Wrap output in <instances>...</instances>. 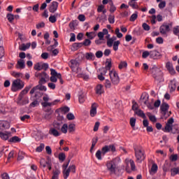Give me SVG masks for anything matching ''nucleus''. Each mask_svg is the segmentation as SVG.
Masks as SVG:
<instances>
[{
  "label": "nucleus",
  "instance_id": "21",
  "mask_svg": "<svg viewBox=\"0 0 179 179\" xmlns=\"http://www.w3.org/2000/svg\"><path fill=\"white\" fill-rule=\"evenodd\" d=\"M49 134H50V135H52L53 136H55L56 138L57 136H59V135H61V133H59V131H58V130H57L56 129H54V128L50 129Z\"/></svg>",
  "mask_w": 179,
  "mask_h": 179
},
{
  "label": "nucleus",
  "instance_id": "18",
  "mask_svg": "<svg viewBox=\"0 0 179 179\" xmlns=\"http://www.w3.org/2000/svg\"><path fill=\"white\" fill-rule=\"evenodd\" d=\"M150 57L152 58V59H159L160 58V52L157 50H151Z\"/></svg>",
  "mask_w": 179,
  "mask_h": 179
},
{
  "label": "nucleus",
  "instance_id": "48",
  "mask_svg": "<svg viewBox=\"0 0 179 179\" xmlns=\"http://www.w3.org/2000/svg\"><path fill=\"white\" fill-rule=\"evenodd\" d=\"M111 81H110V80H105V87L106 89H111Z\"/></svg>",
  "mask_w": 179,
  "mask_h": 179
},
{
  "label": "nucleus",
  "instance_id": "54",
  "mask_svg": "<svg viewBox=\"0 0 179 179\" xmlns=\"http://www.w3.org/2000/svg\"><path fill=\"white\" fill-rule=\"evenodd\" d=\"M47 163H48V161H45V159H41L40 162L41 166H42V167H43L44 169H45V167H47Z\"/></svg>",
  "mask_w": 179,
  "mask_h": 179
},
{
  "label": "nucleus",
  "instance_id": "59",
  "mask_svg": "<svg viewBox=\"0 0 179 179\" xmlns=\"http://www.w3.org/2000/svg\"><path fill=\"white\" fill-rule=\"evenodd\" d=\"M159 9H163L164 8H166V1H161L159 5H158Z\"/></svg>",
  "mask_w": 179,
  "mask_h": 179
},
{
  "label": "nucleus",
  "instance_id": "29",
  "mask_svg": "<svg viewBox=\"0 0 179 179\" xmlns=\"http://www.w3.org/2000/svg\"><path fill=\"white\" fill-rule=\"evenodd\" d=\"M9 127H10V125L8 122H3V121L0 122V128H3V129H9Z\"/></svg>",
  "mask_w": 179,
  "mask_h": 179
},
{
  "label": "nucleus",
  "instance_id": "41",
  "mask_svg": "<svg viewBox=\"0 0 179 179\" xmlns=\"http://www.w3.org/2000/svg\"><path fill=\"white\" fill-rule=\"evenodd\" d=\"M9 133L5 134L3 132L0 131V138L3 139L4 141H8L9 136H8Z\"/></svg>",
  "mask_w": 179,
  "mask_h": 179
},
{
  "label": "nucleus",
  "instance_id": "6",
  "mask_svg": "<svg viewBox=\"0 0 179 179\" xmlns=\"http://www.w3.org/2000/svg\"><path fill=\"white\" fill-rule=\"evenodd\" d=\"M170 27H173V22H164L163 24L159 27V33H161L162 36H166V37H167V34L171 30Z\"/></svg>",
  "mask_w": 179,
  "mask_h": 179
},
{
  "label": "nucleus",
  "instance_id": "35",
  "mask_svg": "<svg viewBox=\"0 0 179 179\" xmlns=\"http://www.w3.org/2000/svg\"><path fill=\"white\" fill-rule=\"evenodd\" d=\"M108 20L110 24H114L115 23V16L114 15H109Z\"/></svg>",
  "mask_w": 179,
  "mask_h": 179
},
{
  "label": "nucleus",
  "instance_id": "19",
  "mask_svg": "<svg viewBox=\"0 0 179 179\" xmlns=\"http://www.w3.org/2000/svg\"><path fill=\"white\" fill-rule=\"evenodd\" d=\"M15 68L17 69H24V68H26V64H24V60H18L15 66Z\"/></svg>",
  "mask_w": 179,
  "mask_h": 179
},
{
  "label": "nucleus",
  "instance_id": "23",
  "mask_svg": "<svg viewBox=\"0 0 179 179\" xmlns=\"http://www.w3.org/2000/svg\"><path fill=\"white\" fill-rule=\"evenodd\" d=\"M85 58L88 61H94L96 56H94V54H93L92 52H87L85 54Z\"/></svg>",
  "mask_w": 179,
  "mask_h": 179
},
{
  "label": "nucleus",
  "instance_id": "51",
  "mask_svg": "<svg viewBox=\"0 0 179 179\" xmlns=\"http://www.w3.org/2000/svg\"><path fill=\"white\" fill-rule=\"evenodd\" d=\"M53 129H57V131H59L61 129V124L58 122H55L53 124Z\"/></svg>",
  "mask_w": 179,
  "mask_h": 179
},
{
  "label": "nucleus",
  "instance_id": "37",
  "mask_svg": "<svg viewBox=\"0 0 179 179\" xmlns=\"http://www.w3.org/2000/svg\"><path fill=\"white\" fill-rule=\"evenodd\" d=\"M95 156L98 160H102L101 156H103V152L101 150H98L95 154Z\"/></svg>",
  "mask_w": 179,
  "mask_h": 179
},
{
  "label": "nucleus",
  "instance_id": "2",
  "mask_svg": "<svg viewBox=\"0 0 179 179\" xmlns=\"http://www.w3.org/2000/svg\"><path fill=\"white\" fill-rule=\"evenodd\" d=\"M134 153L136 156V161L138 163H142L143 160L146 158L145 155V150L142 147L138 145H134Z\"/></svg>",
  "mask_w": 179,
  "mask_h": 179
},
{
  "label": "nucleus",
  "instance_id": "43",
  "mask_svg": "<svg viewBox=\"0 0 179 179\" xmlns=\"http://www.w3.org/2000/svg\"><path fill=\"white\" fill-rule=\"evenodd\" d=\"M6 17L8 22H10V23H12L13 20H15V15H13V14H10V13L7 14Z\"/></svg>",
  "mask_w": 179,
  "mask_h": 179
},
{
  "label": "nucleus",
  "instance_id": "11",
  "mask_svg": "<svg viewBox=\"0 0 179 179\" xmlns=\"http://www.w3.org/2000/svg\"><path fill=\"white\" fill-rule=\"evenodd\" d=\"M57 103H58V100H55L53 102H42L41 103V106L42 107H43V108H48L46 109V112L47 113H50L51 112V107H52V106H55V104H57Z\"/></svg>",
  "mask_w": 179,
  "mask_h": 179
},
{
  "label": "nucleus",
  "instance_id": "34",
  "mask_svg": "<svg viewBox=\"0 0 179 179\" xmlns=\"http://www.w3.org/2000/svg\"><path fill=\"white\" fill-rule=\"evenodd\" d=\"M147 115L149 117L150 121H152V122H156V121H157V119H156V116L152 115V113H147Z\"/></svg>",
  "mask_w": 179,
  "mask_h": 179
},
{
  "label": "nucleus",
  "instance_id": "24",
  "mask_svg": "<svg viewBox=\"0 0 179 179\" xmlns=\"http://www.w3.org/2000/svg\"><path fill=\"white\" fill-rule=\"evenodd\" d=\"M31 45V43H28L27 44L23 43L20 46V51H26V50H29V48H30Z\"/></svg>",
  "mask_w": 179,
  "mask_h": 179
},
{
  "label": "nucleus",
  "instance_id": "40",
  "mask_svg": "<svg viewBox=\"0 0 179 179\" xmlns=\"http://www.w3.org/2000/svg\"><path fill=\"white\" fill-rule=\"evenodd\" d=\"M44 148H45L44 143H41L40 145L36 148V152L41 153V152H43V150H44Z\"/></svg>",
  "mask_w": 179,
  "mask_h": 179
},
{
  "label": "nucleus",
  "instance_id": "32",
  "mask_svg": "<svg viewBox=\"0 0 179 179\" xmlns=\"http://www.w3.org/2000/svg\"><path fill=\"white\" fill-rule=\"evenodd\" d=\"M20 141H22V139L16 136L9 139V142H11L13 143H17V142H20Z\"/></svg>",
  "mask_w": 179,
  "mask_h": 179
},
{
  "label": "nucleus",
  "instance_id": "1",
  "mask_svg": "<svg viewBox=\"0 0 179 179\" xmlns=\"http://www.w3.org/2000/svg\"><path fill=\"white\" fill-rule=\"evenodd\" d=\"M150 69L152 72V77L155 80L159 82V83L162 82H164V78H163V72L160 70L156 65H153L150 67Z\"/></svg>",
  "mask_w": 179,
  "mask_h": 179
},
{
  "label": "nucleus",
  "instance_id": "46",
  "mask_svg": "<svg viewBox=\"0 0 179 179\" xmlns=\"http://www.w3.org/2000/svg\"><path fill=\"white\" fill-rule=\"evenodd\" d=\"M65 159H66V156H65V153L61 152L59 154V160H60V162H64Z\"/></svg>",
  "mask_w": 179,
  "mask_h": 179
},
{
  "label": "nucleus",
  "instance_id": "50",
  "mask_svg": "<svg viewBox=\"0 0 179 179\" xmlns=\"http://www.w3.org/2000/svg\"><path fill=\"white\" fill-rule=\"evenodd\" d=\"M69 132H73L75 131V124H70L68 127Z\"/></svg>",
  "mask_w": 179,
  "mask_h": 179
},
{
  "label": "nucleus",
  "instance_id": "7",
  "mask_svg": "<svg viewBox=\"0 0 179 179\" xmlns=\"http://www.w3.org/2000/svg\"><path fill=\"white\" fill-rule=\"evenodd\" d=\"M109 76L113 85H118L120 83V77L117 73V71L112 70L109 71Z\"/></svg>",
  "mask_w": 179,
  "mask_h": 179
},
{
  "label": "nucleus",
  "instance_id": "64",
  "mask_svg": "<svg viewBox=\"0 0 179 179\" xmlns=\"http://www.w3.org/2000/svg\"><path fill=\"white\" fill-rule=\"evenodd\" d=\"M106 44L109 48H111L114 44V42L113 41V40L111 38H110V39L107 40Z\"/></svg>",
  "mask_w": 179,
  "mask_h": 179
},
{
  "label": "nucleus",
  "instance_id": "25",
  "mask_svg": "<svg viewBox=\"0 0 179 179\" xmlns=\"http://www.w3.org/2000/svg\"><path fill=\"white\" fill-rule=\"evenodd\" d=\"M82 47H83L82 43H74L72 45V48L73 51H77L78 48H82Z\"/></svg>",
  "mask_w": 179,
  "mask_h": 179
},
{
  "label": "nucleus",
  "instance_id": "16",
  "mask_svg": "<svg viewBox=\"0 0 179 179\" xmlns=\"http://www.w3.org/2000/svg\"><path fill=\"white\" fill-rule=\"evenodd\" d=\"M58 9V2L52 1L49 6V12L50 13H55Z\"/></svg>",
  "mask_w": 179,
  "mask_h": 179
},
{
  "label": "nucleus",
  "instance_id": "12",
  "mask_svg": "<svg viewBox=\"0 0 179 179\" xmlns=\"http://www.w3.org/2000/svg\"><path fill=\"white\" fill-rule=\"evenodd\" d=\"M178 130V127H172L171 125L166 124L165 126V128L162 129V131H164V132H171L172 131V134H176L177 132V131Z\"/></svg>",
  "mask_w": 179,
  "mask_h": 179
},
{
  "label": "nucleus",
  "instance_id": "52",
  "mask_svg": "<svg viewBox=\"0 0 179 179\" xmlns=\"http://www.w3.org/2000/svg\"><path fill=\"white\" fill-rule=\"evenodd\" d=\"M66 118L67 120H69V121H71L72 120H75V115H73V113H68L66 115Z\"/></svg>",
  "mask_w": 179,
  "mask_h": 179
},
{
  "label": "nucleus",
  "instance_id": "44",
  "mask_svg": "<svg viewBox=\"0 0 179 179\" xmlns=\"http://www.w3.org/2000/svg\"><path fill=\"white\" fill-rule=\"evenodd\" d=\"M60 129L63 134H66V132H68V124H64L63 126L60 128Z\"/></svg>",
  "mask_w": 179,
  "mask_h": 179
},
{
  "label": "nucleus",
  "instance_id": "9",
  "mask_svg": "<svg viewBox=\"0 0 179 179\" xmlns=\"http://www.w3.org/2000/svg\"><path fill=\"white\" fill-rule=\"evenodd\" d=\"M169 104L165 102H163L160 106V110L162 112V114L164 115V117H165V118H168L170 114H171V112H167L169 111Z\"/></svg>",
  "mask_w": 179,
  "mask_h": 179
},
{
  "label": "nucleus",
  "instance_id": "47",
  "mask_svg": "<svg viewBox=\"0 0 179 179\" xmlns=\"http://www.w3.org/2000/svg\"><path fill=\"white\" fill-rule=\"evenodd\" d=\"M135 124H136V119L135 117L130 118V125L131 128H134Z\"/></svg>",
  "mask_w": 179,
  "mask_h": 179
},
{
  "label": "nucleus",
  "instance_id": "31",
  "mask_svg": "<svg viewBox=\"0 0 179 179\" xmlns=\"http://www.w3.org/2000/svg\"><path fill=\"white\" fill-rule=\"evenodd\" d=\"M159 167L157 166V164H153L152 167H151V171H150V174H156L157 173V169Z\"/></svg>",
  "mask_w": 179,
  "mask_h": 179
},
{
  "label": "nucleus",
  "instance_id": "20",
  "mask_svg": "<svg viewBox=\"0 0 179 179\" xmlns=\"http://www.w3.org/2000/svg\"><path fill=\"white\" fill-rule=\"evenodd\" d=\"M166 69H168L171 75H174L176 73V70H174V68H173V64L171 62L166 63Z\"/></svg>",
  "mask_w": 179,
  "mask_h": 179
},
{
  "label": "nucleus",
  "instance_id": "5",
  "mask_svg": "<svg viewBox=\"0 0 179 179\" xmlns=\"http://www.w3.org/2000/svg\"><path fill=\"white\" fill-rule=\"evenodd\" d=\"M24 87V83L22 80L17 79L15 80L11 85V90L12 92H17V90H22Z\"/></svg>",
  "mask_w": 179,
  "mask_h": 179
},
{
  "label": "nucleus",
  "instance_id": "42",
  "mask_svg": "<svg viewBox=\"0 0 179 179\" xmlns=\"http://www.w3.org/2000/svg\"><path fill=\"white\" fill-rule=\"evenodd\" d=\"M83 45L85 47H89L92 44V41L90 39L86 38L83 43Z\"/></svg>",
  "mask_w": 179,
  "mask_h": 179
},
{
  "label": "nucleus",
  "instance_id": "39",
  "mask_svg": "<svg viewBox=\"0 0 179 179\" xmlns=\"http://www.w3.org/2000/svg\"><path fill=\"white\" fill-rule=\"evenodd\" d=\"M148 99H149V96H143V94L141 95V101L144 102V104H145V106H148V103H149V102H148Z\"/></svg>",
  "mask_w": 179,
  "mask_h": 179
},
{
  "label": "nucleus",
  "instance_id": "57",
  "mask_svg": "<svg viewBox=\"0 0 179 179\" xmlns=\"http://www.w3.org/2000/svg\"><path fill=\"white\" fill-rule=\"evenodd\" d=\"M129 163H130V166H131V169L132 170V171H134L135 169H136V166H135V162H134V160L130 159L129 160Z\"/></svg>",
  "mask_w": 179,
  "mask_h": 179
},
{
  "label": "nucleus",
  "instance_id": "4",
  "mask_svg": "<svg viewBox=\"0 0 179 179\" xmlns=\"http://www.w3.org/2000/svg\"><path fill=\"white\" fill-rule=\"evenodd\" d=\"M50 82H52L53 83H57L58 79H59V82L61 85H64V80H62V75H61L60 73L57 72L55 69H50Z\"/></svg>",
  "mask_w": 179,
  "mask_h": 179
},
{
  "label": "nucleus",
  "instance_id": "13",
  "mask_svg": "<svg viewBox=\"0 0 179 179\" xmlns=\"http://www.w3.org/2000/svg\"><path fill=\"white\" fill-rule=\"evenodd\" d=\"M169 92L170 93H173V92H176V89H177V80L176 79H173L170 80L169 83Z\"/></svg>",
  "mask_w": 179,
  "mask_h": 179
},
{
  "label": "nucleus",
  "instance_id": "28",
  "mask_svg": "<svg viewBox=\"0 0 179 179\" xmlns=\"http://www.w3.org/2000/svg\"><path fill=\"white\" fill-rule=\"evenodd\" d=\"M135 114H136L138 117H141L143 120H146V115H145V113H143L142 110H136L135 112Z\"/></svg>",
  "mask_w": 179,
  "mask_h": 179
},
{
  "label": "nucleus",
  "instance_id": "61",
  "mask_svg": "<svg viewBox=\"0 0 179 179\" xmlns=\"http://www.w3.org/2000/svg\"><path fill=\"white\" fill-rule=\"evenodd\" d=\"M38 101L35 100L29 104V107H37L38 106Z\"/></svg>",
  "mask_w": 179,
  "mask_h": 179
},
{
  "label": "nucleus",
  "instance_id": "26",
  "mask_svg": "<svg viewBox=\"0 0 179 179\" xmlns=\"http://www.w3.org/2000/svg\"><path fill=\"white\" fill-rule=\"evenodd\" d=\"M85 36L87 37L88 40H93L96 37V32H86Z\"/></svg>",
  "mask_w": 179,
  "mask_h": 179
},
{
  "label": "nucleus",
  "instance_id": "62",
  "mask_svg": "<svg viewBox=\"0 0 179 179\" xmlns=\"http://www.w3.org/2000/svg\"><path fill=\"white\" fill-rule=\"evenodd\" d=\"M34 69L36 71H41L42 67H41V64H40V63H37L34 65Z\"/></svg>",
  "mask_w": 179,
  "mask_h": 179
},
{
  "label": "nucleus",
  "instance_id": "33",
  "mask_svg": "<svg viewBox=\"0 0 179 179\" xmlns=\"http://www.w3.org/2000/svg\"><path fill=\"white\" fill-rule=\"evenodd\" d=\"M121 44V42L120 41H116L113 43V51H118V47H120V45Z\"/></svg>",
  "mask_w": 179,
  "mask_h": 179
},
{
  "label": "nucleus",
  "instance_id": "3",
  "mask_svg": "<svg viewBox=\"0 0 179 179\" xmlns=\"http://www.w3.org/2000/svg\"><path fill=\"white\" fill-rule=\"evenodd\" d=\"M106 169L109 171L110 174H115L117 170H118V164L117 163V159H113L107 161L106 163Z\"/></svg>",
  "mask_w": 179,
  "mask_h": 179
},
{
  "label": "nucleus",
  "instance_id": "8",
  "mask_svg": "<svg viewBox=\"0 0 179 179\" xmlns=\"http://www.w3.org/2000/svg\"><path fill=\"white\" fill-rule=\"evenodd\" d=\"M76 173V166H75V165H71L70 166H69L68 169H64L62 171V173H63V177L64 179H67L68 177H69V174L70 173Z\"/></svg>",
  "mask_w": 179,
  "mask_h": 179
},
{
  "label": "nucleus",
  "instance_id": "36",
  "mask_svg": "<svg viewBox=\"0 0 179 179\" xmlns=\"http://www.w3.org/2000/svg\"><path fill=\"white\" fill-rule=\"evenodd\" d=\"M96 94H101L103 93V85H98L96 89Z\"/></svg>",
  "mask_w": 179,
  "mask_h": 179
},
{
  "label": "nucleus",
  "instance_id": "63",
  "mask_svg": "<svg viewBox=\"0 0 179 179\" xmlns=\"http://www.w3.org/2000/svg\"><path fill=\"white\" fill-rule=\"evenodd\" d=\"M78 100L80 104L85 103V95H79Z\"/></svg>",
  "mask_w": 179,
  "mask_h": 179
},
{
  "label": "nucleus",
  "instance_id": "56",
  "mask_svg": "<svg viewBox=\"0 0 179 179\" xmlns=\"http://www.w3.org/2000/svg\"><path fill=\"white\" fill-rule=\"evenodd\" d=\"M49 22H50V23H55V22H57V18L55 17V16L51 15L49 17Z\"/></svg>",
  "mask_w": 179,
  "mask_h": 179
},
{
  "label": "nucleus",
  "instance_id": "38",
  "mask_svg": "<svg viewBox=\"0 0 179 179\" xmlns=\"http://www.w3.org/2000/svg\"><path fill=\"white\" fill-rule=\"evenodd\" d=\"M138 19V12L136 11L134 14H132L129 18L130 22H135L136 20Z\"/></svg>",
  "mask_w": 179,
  "mask_h": 179
},
{
  "label": "nucleus",
  "instance_id": "53",
  "mask_svg": "<svg viewBox=\"0 0 179 179\" xmlns=\"http://www.w3.org/2000/svg\"><path fill=\"white\" fill-rule=\"evenodd\" d=\"M142 27L144 30H145V31H149V30H150V27L146 23H143L142 24Z\"/></svg>",
  "mask_w": 179,
  "mask_h": 179
},
{
  "label": "nucleus",
  "instance_id": "49",
  "mask_svg": "<svg viewBox=\"0 0 179 179\" xmlns=\"http://www.w3.org/2000/svg\"><path fill=\"white\" fill-rule=\"evenodd\" d=\"M173 33L175 36H178V34H179V26H176L173 28Z\"/></svg>",
  "mask_w": 179,
  "mask_h": 179
},
{
  "label": "nucleus",
  "instance_id": "58",
  "mask_svg": "<svg viewBox=\"0 0 179 179\" xmlns=\"http://www.w3.org/2000/svg\"><path fill=\"white\" fill-rule=\"evenodd\" d=\"M48 87H49L50 89H52V90H55V87H56V85H55V84L53 82H52V83H48Z\"/></svg>",
  "mask_w": 179,
  "mask_h": 179
},
{
  "label": "nucleus",
  "instance_id": "60",
  "mask_svg": "<svg viewBox=\"0 0 179 179\" xmlns=\"http://www.w3.org/2000/svg\"><path fill=\"white\" fill-rule=\"evenodd\" d=\"M96 58H101L103 57V51L99 50L95 53Z\"/></svg>",
  "mask_w": 179,
  "mask_h": 179
},
{
  "label": "nucleus",
  "instance_id": "55",
  "mask_svg": "<svg viewBox=\"0 0 179 179\" xmlns=\"http://www.w3.org/2000/svg\"><path fill=\"white\" fill-rule=\"evenodd\" d=\"M149 55L150 57V51L149 52V51L146 50L143 52L142 57H143V58L145 59V58H148V57H149Z\"/></svg>",
  "mask_w": 179,
  "mask_h": 179
},
{
  "label": "nucleus",
  "instance_id": "15",
  "mask_svg": "<svg viewBox=\"0 0 179 179\" xmlns=\"http://www.w3.org/2000/svg\"><path fill=\"white\" fill-rule=\"evenodd\" d=\"M48 74L45 71L41 73V79L38 82L39 85H44L45 83H47V80L45 79H48Z\"/></svg>",
  "mask_w": 179,
  "mask_h": 179
},
{
  "label": "nucleus",
  "instance_id": "10",
  "mask_svg": "<svg viewBox=\"0 0 179 179\" xmlns=\"http://www.w3.org/2000/svg\"><path fill=\"white\" fill-rule=\"evenodd\" d=\"M102 156H106V153L108 152H112L114 153L115 152V146L114 145H105L101 148Z\"/></svg>",
  "mask_w": 179,
  "mask_h": 179
},
{
  "label": "nucleus",
  "instance_id": "45",
  "mask_svg": "<svg viewBox=\"0 0 179 179\" xmlns=\"http://www.w3.org/2000/svg\"><path fill=\"white\" fill-rule=\"evenodd\" d=\"M128 66V63L127 62H121L119 64V69H122L123 68H127Z\"/></svg>",
  "mask_w": 179,
  "mask_h": 179
},
{
  "label": "nucleus",
  "instance_id": "27",
  "mask_svg": "<svg viewBox=\"0 0 179 179\" xmlns=\"http://www.w3.org/2000/svg\"><path fill=\"white\" fill-rule=\"evenodd\" d=\"M171 174L173 177H174L175 176H177V174L179 175V166L172 168L171 169Z\"/></svg>",
  "mask_w": 179,
  "mask_h": 179
},
{
  "label": "nucleus",
  "instance_id": "30",
  "mask_svg": "<svg viewBox=\"0 0 179 179\" xmlns=\"http://www.w3.org/2000/svg\"><path fill=\"white\" fill-rule=\"evenodd\" d=\"M128 5L132 8V9H138L139 6H138V3L136 1H129Z\"/></svg>",
  "mask_w": 179,
  "mask_h": 179
},
{
  "label": "nucleus",
  "instance_id": "22",
  "mask_svg": "<svg viewBox=\"0 0 179 179\" xmlns=\"http://www.w3.org/2000/svg\"><path fill=\"white\" fill-rule=\"evenodd\" d=\"M97 114V106L96 103H93L92 106V109L90 110V115L91 117H94Z\"/></svg>",
  "mask_w": 179,
  "mask_h": 179
},
{
  "label": "nucleus",
  "instance_id": "14",
  "mask_svg": "<svg viewBox=\"0 0 179 179\" xmlns=\"http://www.w3.org/2000/svg\"><path fill=\"white\" fill-rule=\"evenodd\" d=\"M29 97L22 98V96H18V99L17 103L18 106H26V104H29Z\"/></svg>",
  "mask_w": 179,
  "mask_h": 179
},
{
  "label": "nucleus",
  "instance_id": "17",
  "mask_svg": "<svg viewBox=\"0 0 179 179\" xmlns=\"http://www.w3.org/2000/svg\"><path fill=\"white\" fill-rule=\"evenodd\" d=\"M111 59H107L106 62V67L105 69H102L103 71V74L106 75L107 73V71H111Z\"/></svg>",
  "mask_w": 179,
  "mask_h": 179
}]
</instances>
